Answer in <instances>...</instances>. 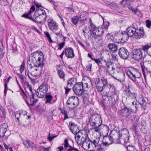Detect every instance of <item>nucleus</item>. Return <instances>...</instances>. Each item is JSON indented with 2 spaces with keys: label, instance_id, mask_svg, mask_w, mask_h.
<instances>
[{
  "label": "nucleus",
  "instance_id": "nucleus-1",
  "mask_svg": "<svg viewBox=\"0 0 151 151\" xmlns=\"http://www.w3.org/2000/svg\"><path fill=\"white\" fill-rule=\"evenodd\" d=\"M106 94L102 96L103 104L107 106H114L118 99V95L116 91H111L110 90Z\"/></svg>",
  "mask_w": 151,
  "mask_h": 151
},
{
  "label": "nucleus",
  "instance_id": "nucleus-2",
  "mask_svg": "<svg viewBox=\"0 0 151 151\" xmlns=\"http://www.w3.org/2000/svg\"><path fill=\"white\" fill-rule=\"evenodd\" d=\"M89 122L93 129L96 132H99V128L102 125V121L101 115L97 114H92L89 119Z\"/></svg>",
  "mask_w": 151,
  "mask_h": 151
},
{
  "label": "nucleus",
  "instance_id": "nucleus-3",
  "mask_svg": "<svg viewBox=\"0 0 151 151\" xmlns=\"http://www.w3.org/2000/svg\"><path fill=\"white\" fill-rule=\"evenodd\" d=\"M48 90V85L46 83H43L39 87L35 92L38 97L43 98L47 94Z\"/></svg>",
  "mask_w": 151,
  "mask_h": 151
},
{
  "label": "nucleus",
  "instance_id": "nucleus-4",
  "mask_svg": "<svg viewBox=\"0 0 151 151\" xmlns=\"http://www.w3.org/2000/svg\"><path fill=\"white\" fill-rule=\"evenodd\" d=\"M132 109L130 108L125 107L123 108L121 111V114L124 117L127 118L130 116V119L131 121H134L136 117V115H131L132 113Z\"/></svg>",
  "mask_w": 151,
  "mask_h": 151
},
{
  "label": "nucleus",
  "instance_id": "nucleus-5",
  "mask_svg": "<svg viewBox=\"0 0 151 151\" xmlns=\"http://www.w3.org/2000/svg\"><path fill=\"white\" fill-rule=\"evenodd\" d=\"M74 93L76 95L81 96L84 93L83 83L80 82L76 83L73 87Z\"/></svg>",
  "mask_w": 151,
  "mask_h": 151
},
{
  "label": "nucleus",
  "instance_id": "nucleus-6",
  "mask_svg": "<svg viewBox=\"0 0 151 151\" xmlns=\"http://www.w3.org/2000/svg\"><path fill=\"white\" fill-rule=\"evenodd\" d=\"M132 57L134 60L139 61L143 58V52L139 49H134L132 52Z\"/></svg>",
  "mask_w": 151,
  "mask_h": 151
},
{
  "label": "nucleus",
  "instance_id": "nucleus-7",
  "mask_svg": "<svg viewBox=\"0 0 151 151\" xmlns=\"http://www.w3.org/2000/svg\"><path fill=\"white\" fill-rule=\"evenodd\" d=\"M90 26L91 27V30L93 35L99 37L102 35L104 32L103 28L96 27L92 23H91Z\"/></svg>",
  "mask_w": 151,
  "mask_h": 151
},
{
  "label": "nucleus",
  "instance_id": "nucleus-8",
  "mask_svg": "<svg viewBox=\"0 0 151 151\" xmlns=\"http://www.w3.org/2000/svg\"><path fill=\"white\" fill-rule=\"evenodd\" d=\"M47 17V14H43L42 15L33 17L32 19H31V20L35 22H37L42 24L43 23H44L46 22Z\"/></svg>",
  "mask_w": 151,
  "mask_h": 151
},
{
  "label": "nucleus",
  "instance_id": "nucleus-9",
  "mask_svg": "<svg viewBox=\"0 0 151 151\" xmlns=\"http://www.w3.org/2000/svg\"><path fill=\"white\" fill-rule=\"evenodd\" d=\"M120 131L119 130H114L112 131L111 134L112 135L113 137L114 138V142L115 143H120V139L122 136V134L120 133Z\"/></svg>",
  "mask_w": 151,
  "mask_h": 151
},
{
  "label": "nucleus",
  "instance_id": "nucleus-10",
  "mask_svg": "<svg viewBox=\"0 0 151 151\" xmlns=\"http://www.w3.org/2000/svg\"><path fill=\"white\" fill-rule=\"evenodd\" d=\"M119 55L122 59L126 60L129 58V53L126 48L125 47H122L119 49Z\"/></svg>",
  "mask_w": 151,
  "mask_h": 151
},
{
  "label": "nucleus",
  "instance_id": "nucleus-11",
  "mask_svg": "<svg viewBox=\"0 0 151 151\" xmlns=\"http://www.w3.org/2000/svg\"><path fill=\"white\" fill-rule=\"evenodd\" d=\"M48 27L49 29L52 31L54 32L58 30V26L57 23L51 18L47 20Z\"/></svg>",
  "mask_w": 151,
  "mask_h": 151
},
{
  "label": "nucleus",
  "instance_id": "nucleus-12",
  "mask_svg": "<svg viewBox=\"0 0 151 151\" xmlns=\"http://www.w3.org/2000/svg\"><path fill=\"white\" fill-rule=\"evenodd\" d=\"M136 29L134 38L139 39L143 37L145 34L144 28L142 27L138 28L137 26V28H136Z\"/></svg>",
  "mask_w": 151,
  "mask_h": 151
},
{
  "label": "nucleus",
  "instance_id": "nucleus-13",
  "mask_svg": "<svg viewBox=\"0 0 151 151\" xmlns=\"http://www.w3.org/2000/svg\"><path fill=\"white\" fill-rule=\"evenodd\" d=\"M136 28H137V25L135 23L132 24V26L128 27L127 30V32L129 36L130 37L134 36V38L135 32H136Z\"/></svg>",
  "mask_w": 151,
  "mask_h": 151
},
{
  "label": "nucleus",
  "instance_id": "nucleus-14",
  "mask_svg": "<svg viewBox=\"0 0 151 151\" xmlns=\"http://www.w3.org/2000/svg\"><path fill=\"white\" fill-rule=\"evenodd\" d=\"M68 127H69L70 131L74 135H76L79 132V127L74 122H69Z\"/></svg>",
  "mask_w": 151,
  "mask_h": 151
},
{
  "label": "nucleus",
  "instance_id": "nucleus-15",
  "mask_svg": "<svg viewBox=\"0 0 151 151\" xmlns=\"http://www.w3.org/2000/svg\"><path fill=\"white\" fill-rule=\"evenodd\" d=\"M30 91L31 92V94L29 95V99L31 104H29L27 101H26V104L29 107L30 106H35L36 103L38 101L37 99H34L35 94L33 92L32 90Z\"/></svg>",
  "mask_w": 151,
  "mask_h": 151
},
{
  "label": "nucleus",
  "instance_id": "nucleus-16",
  "mask_svg": "<svg viewBox=\"0 0 151 151\" xmlns=\"http://www.w3.org/2000/svg\"><path fill=\"white\" fill-rule=\"evenodd\" d=\"M106 71L108 72L109 74L112 76L114 73H115L116 68L111 66L112 65L110 63H107L106 64Z\"/></svg>",
  "mask_w": 151,
  "mask_h": 151
},
{
  "label": "nucleus",
  "instance_id": "nucleus-17",
  "mask_svg": "<svg viewBox=\"0 0 151 151\" xmlns=\"http://www.w3.org/2000/svg\"><path fill=\"white\" fill-rule=\"evenodd\" d=\"M116 72L119 73L120 76H121V78L119 80L118 79V81L120 82L124 81L125 80V74L123 71L122 69L120 67H117L116 68Z\"/></svg>",
  "mask_w": 151,
  "mask_h": 151
},
{
  "label": "nucleus",
  "instance_id": "nucleus-18",
  "mask_svg": "<svg viewBox=\"0 0 151 151\" xmlns=\"http://www.w3.org/2000/svg\"><path fill=\"white\" fill-rule=\"evenodd\" d=\"M65 53L66 56L68 58H72L75 56L73 50L71 47L66 48L65 51Z\"/></svg>",
  "mask_w": 151,
  "mask_h": 151
},
{
  "label": "nucleus",
  "instance_id": "nucleus-19",
  "mask_svg": "<svg viewBox=\"0 0 151 151\" xmlns=\"http://www.w3.org/2000/svg\"><path fill=\"white\" fill-rule=\"evenodd\" d=\"M64 148L66 149L68 151H78V149L72 147L69 145L68 141L67 139H65L64 140Z\"/></svg>",
  "mask_w": 151,
  "mask_h": 151
},
{
  "label": "nucleus",
  "instance_id": "nucleus-20",
  "mask_svg": "<svg viewBox=\"0 0 151 151\" xmlns=\"http://www.w3.org/2000/svg\"><path fill=\"white\" fill-rule=\"evenodd\" d=\"M8 127L7 124L4 123L0 125V136L1 137H3L7 131Z\"/></svg>",
  "mask_w": 151,
  "mask_h": 151
},
{
  "label": "nucleus",
  "instance_id": "nucleus-21",
  "mask_svg": "<svg viewBox=\"0 0 151 151\" xmlns=\"http://www.w3.org/2000/svg\"><path fill=\"white\" fill-rule=\"evenodd\" d=\"M83 90L84 91H90L92 89L93 85L92 82L89 81L83 84Z\"/></svg>",
  "mask_w": 151,
  "mask_h": 151
},
{
  "label": "nucleus",
  "instance_id": "nucleus-22",
  "mask_svg": "<svg viewBox=\"0 0 151 151\" xmlns=\"http://www.w3.org/2000/svg\"><path fill=\"white\" fill-rule=\"evenodd\" d=\"M35 10V7L34 6H32L29 11V12L27 13L24 14H23L22 17H24L25 18H27L30 20L31 19H32L33 17H32L31 13L32 12V11L34 12Z\"/></svg>",
  "mask_w": 151,
  "mask_h": 151
},
{
  "label": "nucleus",
  "instance_id": "nucleus-23",
  "mask_svg": "<svg viewBox=\"0 0 151 151\" xmlns=\"http://www.w3.org/2000/svg\"><path fill=\"white\" fill-rule=\"evenodd\" d=\"M25 112L23 111H17L15 114V117L18 121V122H21L22 117L25 116Z\"/></svg>",
  "mask_w": 151,
  "mask_h": 151
},
{
  "label": "nucleus",
  "instance_id": "nucleus-24",
  "mask_svg": "<svg viewBox=\"0 0 151 151\" xmlns=\"http://www.w3.org/2000/svg\"><path fill=\"white\" fill-rule=\"evenodd\" d=\"M89 140L92 145V147L93 145L95 147L99 146L100 144H99L100 141V137H94L91 139H89Z\"/></svg>",
  "mask_w": 151,
  "mask_h": 151
},
{
  "label": "nucleus",
  "instance_id": "nucleus-25",
  "mask_svg": "<svg viewBox=\"0 0 151 151\" xmlns=\"http://www.w3.org/2000/svg\"><path fill=\"white\" fill-rule=\"evenodd\" d=\"M107 47L111 52H116L118 50L117 44L114 43H109Z\"/></svg>",
  "mask_w": 151,
  "mask_h": 151
},
{
  "label": "nucleus",
  "instance_id": "nucleus-26",
  "mask_svg": "<svg viewBox=\"0 0 151 151\" xmlns=\"http://www.w3.org/2000/svg\"><path fill=\"white\" fill-rule=\"evenodd\" d=\"M81 145H82L83 148L86 150H89V149L90 147H93L89 139Z\"/></svg>",
  "mask_w": 151,
  "mask_h": 151
},
{
  "label": "nucleus",
  "instance_id": "nucleus-27",
  "mask_svg": "<svg viewBox=\"0 0 151 151\" xmlns=\"http://www.w3.org/2000/svg\"><path fill=\"white\" fill-rule=\"evenodd\" d=\"M43 14H46L45 10L42 9H38L35 12L33 17L42 15Z\"/></svg>",
  "mask_w": 151,
  "mask_h": 151
},
{
  "label": "nucleus",
  "instance_id": "nucleus-28",
  "mask_svg": "<svg viewBox=\"0 0 151 151\" xmlns=\"http://www.w3.org/2000/svg\"><path fill=\"white\" fill-rule=\"evenodd\" d=\"M122 36L121 39L124 42H127L129 36L127 32H126L124 31L122 32Z\"/></svg>",
  "mask_w": 151,
  "mask_h": 151
},
{
  "label": "nucleus",
  "instance_id": "nucleus-29",
  "mask_svg": "<svg viewBox=\"0 0 151 151\" xmlns=\"http://www.w3.org/2000/svg\"><path fill=\"white\" fill-rule=\"evenodd\" d=\"M45 98L46 99V100L45 103V104H47L48 103L52 104L51 101L52 99V97L51 95H45Z\"/></svg>",
  "mask_w": 151,
  "mask_h": 151
},
{
  "label": "nucleus",
  "instance_id": "nucleus-30",
  "mask_svg": "<svg viewBox=\"0 0 151 151\" xmlns=\"http://www.w3.org/2000/svg\"><path fill=\"white\" fill-rule=\"evenodd\" d=\"M36 60L35 58L33 57V55H32L31 57H29L27 63L29 65H31L32 63H34V61Z\"/></svg>",
  "mask_w": 151,
  "mask_h": 151
},
{
  "label": "nucleus",
  "instance_id": "nucleus-31",
  "mask_svg": "<svg viewBox=\"0 0 151 151\" xmlns=\"http://www.w3.org/2000/svg\"><path fill=\"white\" fill-rule=\"evenodd\" d=\"M101 83L103 84L102 86L103 88H105V87L108 86V82L107 79L103 78L101 79Z\"/></svg>",
  "mask_w": 151,
  "mask_h": 151
},
{
  "label": "nucleus",
  "instance_id": "nucleus-32",
  "mask_svg": "<svg viewBox=\"0 0 151 151\" xmlns=\"http://www.w3.org/2000/svg\"><path fill=\"white\" fill-rule=\"evenodd\" d=\"M58 74L59 77L61 79H64L65 74L63 71L61 70H58Z\"/></svg>",
  "mask_w": 151,
  "mask_h": 151
},
{
  "label": "nucleus",
  "instance_id": "nucleus-33",
  "mask_svg": "<svg viewBox=\"0 0 151 151\" xmlns=\"http://www.w3.org/2000/svg\"><path fill=\"white\" fill-rule=\"evenodd\" d=\"M79 21V18L77 16H74L71 18V21L74 25H76Z\"/></svg>",
  "mask_w": 151,
  "mask_h": 151
},
{
  "label": "nucleus",
  "instance_id": "nucleus-34",
  "mask_svg": "<svg viewBox=\"0 0 151 151\" xmlns=\"http://www.w3.org/2000/svg\"><path fill=\"white\" fill-rule=\"evenodd\" d=\"M88 136V135H85V137H82L81 138V145L83 144L86 142L89 139Z\"/></svg>",
  "mask_w": 151,
  "mask_h": 151
},
{
  "label": "nucleus",
  "instance_id": "nucleus-35",
  "mask_svg": "<svg viewBox=\"0 0 151 151\" xmlns=\"http://www.w3.org/2000/svg\"><path fill=\"white\" fill-rule=\"evenodd\" d=\"M150 59V57L149 55H145L143 58V62H149Z\"/></svg>",
  "mask_w": 151,
  "mask_h": 151
},
{
  "label": "nucleus",
  "instance_id": "nucleus-36",
  "mask_svg": "<svg viewBox=\"0 0 151 151\" xmlns=\"http://www.w3.org/2000/svg\"><path fill=\"white\" fill-rule=\"evenodd\" d=\"M150 47H151V46L147 44L142 46V49L145 52H147L148 53V50Z\"/></svg>",
  "mask_w": 151,
  "mask_h": 151
},
{
  "label": "nucleus",
  "instance_id": "nucleus-37",
  "mask_svg": "<svg viewBox=\"0 0 151 151\" xmlns=\"http://www.w3.org/2000/svg\"><path fill=\"white\" fill-rule=\"evenodd\" d=\"M27 148L31 147L32 149H34L35 150H36L37 149V147L35 146L33 142H29V144H28L27 146Z\"/></svg>",
  "mask_w": 151,
  "mask_h": 151
},
{
  "label": "nucleus",
  "instance_id": "nucleus-38",
  "mask_svg": "<svg viewBox=\"0 0 151 151\" xmlns=\"http://www.w3.org/2000/svg\"><path fill=\"white\" fill-rule=\"evenodd\" d=\"M21 92H20V93L23 97L26 103V101H27V96L23 89L21 90Z\"/></svg>",
  "mask_w": 151,
  "mask_h": 151
},
{
  "label": "nucleus",
  "instance_id": "nucleus-39",
  "mask_svg": "<svg viewBox=\"0 0 151 151\" xmlns=\"http://www.w3.org/2000/svg\"><path fill=\"white\" fill-rule=\"evenodd\" d=\"M127 149L128 151H136L134 147L132 145L128 146Z\"/></svg>",
  "mask_w": 151,
  "mask_h": 151
},
{
  "label": "nucleus",
  "instance_id": "nucleus-40",
  "mask_svg": "<svg viewBox=\"0 0 151 151\" xmlns=\"http://www.w3.org/2000/svg\"><path fill=\"white\" fill-rule=\"evenodd\" d=\"M43 56H41V57H39L37 60V62H40L39 64L38 65H43L44 63L43 62Z\"/></svg>",
  "mask_w": 151,
  "mask_h": 151
},
{
  "label": "nucleus",
  "instance_id": "nucleus-41",
  "mask_svg": "<svg viewBox=\"0 0 151 151\" xmlns=\"http://www.w3.org/2000/svg\"><path fill=\"white\" fill-rule=\"evenodd\" d=\"M129 6H128V8L133 13L136 14L137 12V9H134L133 7L130 5V4L128 5Z\"/></svg>",
  "mask_w": 151,
  "mask_h": 151
},
{
  "label": "nucleus",
  "instance_id": "nucleus-42",
  "mask_svg": "<svg viewBox=\"0 0 151 151\" xmlns=\"http://www.w3.org/2000/svg\"><path fill=\"white\" fill-rule=\"evenodd\" d=\"M136 76L135 73H134L133 76L130 78L132 81L134 82L136 81V78H139L141 76V74H140L139 76Z\"/></svg>",
  "mask_w": 151,
  "mask_h": 151
},
{
  "label": "nucleus",
  "instance_id": "nucleus-43",
  "mask_svg": "<svg viewBox=\"0 0 151 151\" xmlns=\"http://www.w3.org/2000/svg\"><path fill=\"white\" fill-rule=\"evenodd\" d=\"M45 35L46 36L48 39V40L50 42H53L51 38V37L50 35V34L48 32H45Z\"/></svg>",
  "mask_w": 151,
  "mask_h": 151
},
{
  "label": "nucleus",
  "instance_id": "nucleus-44",
  "mask_svg": "<svg viewBox=\"0 0 151 151\" xmlns=\"http://www.w3.org/2000/svg\"><path fill=\"white\" fill-rule=\"evenodd\" d=\"M145 24L146 27L149 28L151 27V21L150 20H147L145 22Z\"/></svg>",
  "mask_w": 151,
  "mask_h": 151
},
{
  "label": "nucleus",
  "instance_id": "nucleus-45",
  "mask_svg": "<svg viewBox=\"0 0 151 151\" xmlns=\"http://www.w3.org/2000/svg\"><path fill=\"white\" fill-rule=\"evenodd\" d=\"M78 98L76 96H72L70 97L69 98V100H70L72 103L74 101L77 102V99Z\"/></svg>",
  "mask_w": 151,
  "mask_h": 151
},
{
  "label": "nucleus",
  "instance_id": "nucleus-46",
  "mask_svg": "<svg viewBox=\"0 0 151 151\" xmlns=\"http://www.w3.org/2000/svg\"><path fill=\"white\" fill-rule=\"evenodd\" d=\"M0 110H1L3 114V116L4 117H5L6 116L5 111L4 108L2 106H0Z\"/></svg>",
  "mask_w": 151,
  "mask_h": 151
},
{
  "label": "nucleus",
  "instance_id": "nucleus-47",
  "mask_svg": "<svg viewBox=\"0 0 151 151\" xmlns=\"http://www.w3.org/2000/svg\"><path fill=\"white\" fill-rule=\"evenodd\" d=\"M96 86L98 90L101 92L102 91H103V89L104 88H103L102 84H101L100 85H97V86Z\"/></svg>",
  "mask_w": 151,
  "mask_h": 151
},
{
  "label": "nucleus",
  "instance_id": "nucleus-48",
  "mask_svg": "<svg viewBox=\"0 0 151 151\" xmlns=\"http://www.w3.org/2000/svg\"><path fill=\"white\" fill-rule=\"evenodd\" d=\"M74 80V79L73 78H72L68 80L67 83V86H69V85L72 86L73 84V82Z\"/></svg>",
  "mask_w": 151,
  "mask_h": 151
},
{
  "label": "nucleus",
  "instance_id": "nucleus-49",
  "mask_svg": "<svg viewBox=\"0 0 151 151\" xmlns=\"http://www.w3.org/2000/svg\"><path fill=\"white\" fill-rule=\"evenodd\" d=\"M55 34L57 35V37H58V35H59V37L61 38L63 37V39L62 40L63 41H65V40L66 37L64 36H63L62 34L60 33V32H55Z\"/></svg>",
  "mask_w": 151,
  "mask_h": 151
},
{
  "label": "nucleus",
  "instance_id": "nucleus-50",
  "mask_svg": "<svg viewBox=\"0 0 151 151\" xmlns=\"http://www.w3.org/2000/svg\"><path fill=\"white\" fill-rule=\"evenodd\" d=\"M77 102L75 101H74L72 103L73 105H74V106H73V108H75L76 107L77 105H78V104L79 103V99L78 98L77 99Z\"/></svg>",
  "mask_w": 151,
  "mask_h": 151
},
{
  "label": "nucleus",
  "instance_id": "nucleus-51",
  "mask_svg": "<svg viewBox=\"0 0 151 151\" xmlns=\"http://www.w3.org/2000/svg\"><path fill=\"white\" fill-rule=\"evenodd\" d=\"M24 66H25V63L24 61H23L21 65L20 71L21 73H22V72L24 71Z\"/></svg>",
  "mask_w": 151,
  "mask_h": 151
},
{
  "label": "nucleus",
  "instance_id": "nucleus-52",
  "mask_svg": "<svg viewBox=\"0 0 151 151\" xmlns=\"http://www.w3.org/2000/svg\"><path fill=\"white\" fill-rule=\"evenodd\" d=\"M113 135H111V134L110 133V135L109 136H108V138L109 139V141H110V142H114V138L112 137Z\"/></svg>",
  "mask_w": 151,
  "mask_h": 151
},
{
  "label": "nucleus",
  "instance_id": "nucleus-53",
  "mask_svg": "<svg viewBox=\"0 0 151 151\" xmlns=\"http://www.w3.org/2000/svg\"><path fill=\"white\" fill-rule=\"evenodd\" d=\"M92 66V64H89L88 65H87L86 68V70L88 71H91V70Z\"/></svg>",
  "mask_w": 151,
  "mask_h": 151
},
{
  "label": "nucleus",
  "instance_id": "nucleus-54",
  "mask_svg": "<svg viewBox=\"0 0 151 151\" xmlns=\"http://www.w3.org/2000/svg\"><path fill=\"white\" fill-rule=\"evenodd\" d=\"M65 44V43L64 42L60 43L59 45V47L58 48V49L61 50V49L63 47Z\"/></svg>",
  "mask_w": 151,
  "mask_h": 151
},
{
  "label": "nucleus",
  "instance_id": "nucleus-55",
  "mask_svg": "<svg viewBox=\"0 0 151 151\" xmlns=\"http://www.w3.org/2000/svg\"><path fill=\"white\" fill-rule=\"evenodd\" d=\"M96 86L98 85H100L102 84V83L101 82L99 78L96 80V81L95 82Z\"/></svg>",
  "mask_w": 151,
  "mask_h": 151
},
{
  "label": "nucleus",
  "instance_id": "nucleus-56",
  "mask_svg": "<svg viewBox=\"0 0 151 151\" xmlns=\"http://www.w3.org/2000/svg\"><path fill=\"white\" fill-rule=\"evenodd\" d=\"M80 17L81 19L80 20L83 22L85 21L87 19L86 17L85 16H84L82 14L80 15Z\"/></svg>",
  "mask_w": 151,
  "mask_h": 151
},
{
  "label": "nucleus",
  "instance_id": "nucleus-57",
  "mask_svg": "<svg viewBox=\"0 0 151 151\" xmlns=\"http://www.w3.org/2000/svg\"><path fill=\"white\" fill-rule=\"evenodd\" d=\"M133 73H135L136 75V74H139V75L140 74H141V73L139 72L137 69L133 68Z\"/></svg>",
  "mask_w": 151,
  "mask_h": 151
},
{
  "label": "nucleus",
  "instance_id": "nucleus-58",
  "mask_svg": "<svg viewBox=\"0 0 151 151\" xmlns=\"http://www.w3.org/2000/svg\"><path fill=\"white\" fill-rule=\"evenodd\" d=\"M116 4L113 2H110V4L109 6L111 9L113 8V7H116Z\"/></svg>",
  "mask_w": 151,
  "mask_h": 151
},
{
  "label": "nucleus",
  "instance_id": "nucleus-59",
  "mask_svg": "<svg viewBox=\"0 0 151 151\" xmlns=\"http://www.w3.org/2000/svg\"><path fill=\"white\" fill-rule=\"evenodd\" d=\"M127 94L128 95V96L129 97H130L131 98H133L134 97V95L132 94V92L130 91L129 90L128 91Z\"/></svg>",
  "mask_w": 151,
  "mask_h": 151
},
{
  "label": "nucleus",
  "instance_id": "nucleus-60",
  "mask_svg": "<svg viewBox=\"0 0 151 151\" xmlns=\"http://www.w3.org/2000/svg\"><path fill=\"white\" fill-rule=\"evenodd\" d=\"M109 25L108 22H106L104 23V27L105 29H107L109 26Z\"/></svg>",
  "mask_w": 151,
  "mask_h": 151
},
{
  "label": "nucleus",
  "instance_id": "nucleus-61",
  "mask_svg": "<svg viewBox=\"0 0 151 151\" xmlns=\"http://www.w3.org/2000/svg\"><path fill=\"white\" fill-rule=\"evenodd\" d=\"M17 75L19 76L20 79H21L22 82H24V78L23 76L22 75H21L19 73H17Z\"/></svg>",
  "mask_w": 151,
  "mask_h": 151
},
{
  "label": "nucleus",
  "instance_id": "nucleus-62",
  "mask_svg": "<svg viewBox=\"0 0 151 151\" xmlns=\"http://www.w3.org/2000/svg\"><path fill=\"white\" fill-rule=\"evenodd\" d=\"M64 88L65 90V94H67L70 90V88H68V86H67L65 87Z\"/></svg>",
  "mask_w": 151,
  "mask_h": 151
},
{
  "label": "nucleus",
  "instance_id": "nucleus-63",
  "mask_svg": "<svg viewBox=\"0 0 151 151\" xmlns=\"http://www.w3.org/2000/svg\"><path fill=\"white\" fill-rule=\"evenodd\" d=\"M102 144L104 145H105V146H109V145H110L112 144V142L109 143L108 142H104V141H102Z\"/></svg>",
  "mask_w": 151,
  "mask_h": 151
},
{
  "label": "nucleus",
  "instance_id": "nucleus-64",
  "mask_svg": "<svg viewBox=\"0 0 151 151\" xmlns=\"http://www.w3.org/2000/svg\"><path fill=\"white\" fill-rule=\"evenodd\" d=\"M93 60H94L95 62L98 64H99L101 63V61L99 58L96 59L93 58Z\"/></svg>",
  "mask_w": 151,
  "mask_h": 151
}]
</instances>
